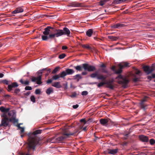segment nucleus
Here are the masks:
<instances>
[{
	"label": "nucleus",
	"instance_id": "obj_35",
	"mask_svg": "<svg viewBox=\"0 0 155 155\" xmlns=\"http://www.w3.org/2000/svg\"><path fill=\"white\" fill-rule=\"evenodd\" d=\"M60 78V77L59 74L54 75L52 77V78L53 80H57Z\"/></svg>",
	"mask_w": 155,
	"mask_h": 155
},
{
	"label": "nucleus",
	"instance_id": "obj_20",
	"mask_svg": "<svg viewBox=\"0 0 155 155\" xmlns=\"http://www.w3.org/2000/svg\"><path fill=\"white\" fill-rule=\"evenodd\" d=\"M19 81L22 84L24 85H28L29 84V81H28L26 80L24 81L22 79H21Z\"/></svg>",
	"mask_w": 155,
	"mask_h": 155
},
{
	"label": "nucleus",
	"instance_id": "obj_48",
	"mask_svg": "<svg viewBox=\"0 0 155 155\" xmlns=\"http://www.w3.org/2000/svg\"><path fill=\"white\" fill-rule=\"evenodd\" d=\"M50 72H51V69H49L48 70L47 72L45 74V76L46 77V76H48L49 75V74L50 73Z\"/></svg>",
	"mask_w": 155,
	"mask_h": 155
},
{
	"label": "nucleus",
	"instance_id": "obj_61",
	"mask_svg": "<svg viewBox=\"0 0 155 155\" xmlns=\"http://www.w3.org/2000/svg\"><path fill=\"white\" fill-rule=\"evenodd\" d=\"M130 0H122V2H128L130 1Z\"/></svg>",
	"mask_w": 155,
	"mask_h": 155
},
{
	"label": "nucleus",
	"instance_id": "obj_59",
	"mask_svg": "<svg viewBox=\"0 0 155 155\" xmlns=\"http://www.w3.org/2000/svg\"><path fill=\"white\" fill-rule=\"evenodd\" d=\"M82 74L83 75H86L87 74V73L86 72H82Z\"/></svg>",
	"mask_w": 155,
	"mask_h": 155
},
{
	"label": "nucleus",
	"instance_id": "obj_24",
	"mask_svg": "<svg viewBox=\"0 0 155 155\" xmlns=\"http://www.w3.org/2000/svg\"><path fill=\"white\" fill-rule=\"evenodd\" d=\"M131 75L133 77V79L134 81L136 82L139 80V78L138 77H136V75L133 73H131Z\"/></svg>",
	"mask_w": 155,
	"mask_h": 155
},
{
	"label": "nucleus",
	"instance_id": "obj_18",
	"mask_svg": "<svg viewBox=\"0 0 155 155\" xmlns=\"http://www.w3.org/2000/svg\"><path fill=\"white\" fill-rule=\"evenodd\" d=\"M107 78V75L103 76L101 74H99L97 77V79L99 80H101L103 81H104Z\"/></svg>",
	"mask_w": 155,
	"mask_h": 155
},
{
	"label": "nucleus",
	"instance_id": "obj_44",
	"mask_svg": "<svg viewBox=\"0 0 155 155\" xmlns=\"http://www.w3.org/2000/svg\"><path fill=\"white\" fill-rule=\"evenodd\" d=\"M150 144L153 145L155 143V140L154 139H152L150 140Z\"/></svg>",
	"mask_w": 155,
	"mask_h": 155
},
{
	"label": "nucleus",
	"instance_id": "obj_21",
	"mask_svg": "<svg viewBox=\"0 0 155 155\" xmlns=\"http://www.w3.org/2000/svg\"><path fill=\"white\" fill-rule=\"evenodd\" d=\"M41 75H39L37 78L36 83L38 84H40L42 83L41 81Z\"/></svg>",
	"mask_w": 155,
	"mask_h": 155
},
{
	"label": "nucleus",
	"instance_id": "obj_16",
	"mask_svg": "<svg viewBox=\"0 0 155 155\" xmlns=\"http://www.w3.org/2000/svg\"><path fill=\"white\" fill-rule=\"evenodd\" d=\"M140 139L143 142H147L148 140V138L147 137L142 135L139 136Z\"/></svg>",
	"mask_w": 155,
	"mask_h": 155
},
{
	"label": "nucleus",
	"instance_id": "obj_2",
	"mask_svg": "<svg viewBox=\"0 0 155 155\" xmlns=\"http://www.w3.org/2000/svg\"><path fill=\"white\" fill-rule=\"evenodd\" d=\"M41 130H38L28 134V138L27 143L28 153L24 154L23 155H30V153L31 151L35 150L39 140V138L37 136V135L41 133Z\"/></svg>",
	"mask_w": 155,
	"mask_h": 155
},
{
	"label": "nucleus",
	"instance_id": "obj_19",
	"mask_svg": "<svg viewBox=\"0 0 155 155\" xmlns=\"http://www.w3.org/2000/svg\"><path fill=\"white\" fill-rule=\"evenodd\" d=\"M119 67L121 68H123L127 67H129V63L127 62H124L122 63L121 64H120L119 65Z\"/></svg>",
	"mask_w": 155,
	"mask_h": 155
},
{
	"label": "nucleus",
	"instance_id": "obj_26",
	"mask_svg": "<svg viewBox=\"0 0 155 155\" xmlns=\"http://www.w3.org/2000/svg\"><path fill=\"white\" fill-rule=\"evenodd\" d=\"M117 149L110 150H109V153L112 154H114L117 153Z\"/></svg>",
	"mask_w": 155,
	"mask_h": 155
},
{
	"label": "nucleus",
	"instance_id": "obj_36",
	"mask_svg": "<svg viewBox=\"0 0 155 155\" xmlns=\"http://www.w3.org/2000/svg\"><path fill=\"white\" fill-rule=\"evenodd\" d=\"M122 68H121L119 67V68L117 70H116L115 71V73L117 74H120L122 71Z\"/></svg>",
	"mask_w": 155,
	"mask_h": 155
},
{
	"label": "nucleus",
	"instance_id": "obj_29",
	"mask_svg": "<svg viewBox=\"0 0 155 155\" xmlns=\"http://www.w3.org/2000/svg\"><path fill=\"white\" fill-rule=\"evenodd\" d=\"M98 75L99 74L98 72H96L95 73H93L91 74V75L90 76L92 78H94L96 77L97 78V77H98Z\"/></svg>",
	"mask_w": 155,
	"mask_h": 155
},
{
	"label": "nucleus",
	"instance_id": "obj_12",
	"mask_svg": "<svg viewBox=\"0 0 155 155\" xmlns=\"http://www.w3.org/2000/svg\"><path fill=\"white\" fill-rule=\"evenodd\" d=\"M69 6L73 7H80L82 5L80 3L74 2L70 3Z\"/></svg>",
	"mask_w": 155,
	"mask_h": 155
},
{
	"label": "nucleus",
	"instance_id": "obj_39",
	"mask_svg": "<svg viewBox=\"0 0 155 155\" xmlns=\"http://www.w3.org/2000/svg\"><path fill=\"white\" fill-rule=\"evenodd\" d=\"M59 67H56L52 71V73L53 74H55L56 72H57L58 70Z\"/></svg>",
	"mask_w": 155,
	"mask_h": 155
},
{
	"label": "nucleus",
	"instance_id": "obj_17",
	"mask_svg": "<svg viewBox=\"0 0 155 155\" xmlns=\"http://www.w3.org/2000/svg\"><path fill=\"white\" fill-rule=\"evenodd\" d=\"M146 98L147 97H145L142 99L140 104L141 107L144 109H145L146 106L145 104L143 102L146 101Z\"/></svg>",
	"mask_w": 155,
	"mask_h": 155
},
{
	"label": "nucleus",
	"instance_id": "obj_57",
	"mask_svg": "<svg viewBox=\"0 0 155 155\" xmlns=\"http://www.w3.org/2000/svg\"><path fill=\"white\" fill-rule=\"evenodd\" d=\"M101 68H105L106 67V65L105 64H103L101 65Z\"/></svg>",
	"mask_w": 155,
	"mask_h": 155
},
{
	"label": "nucleus",
	"instance_id": "obj_28",
	"mask_svg": "<svg viewBox=\"0 0 155 155\" xmlns=\"http://www.w3.org/2000/svg\"><path fill=\"white\" fill-rule=\"evenodd\" d=\"M109 1V0H101L99 2V4L100 5L103 6Z\"/></svg>",
	"mask_w": 155,
	"mask_h": 155
},
{
	"label": "nucleus",
	"instance_id": "obj_49",
	"mask_svg": "<svg viewBox=\"0 0 155 155\" xmlns=\"http://www.w3.org/2000/svg\"><path fill=\"white\" fill-rule=\"evenodd\" d=\"M31 80L32 82H35L37 80V78L33 77L31 78Z\"/></svg>",
	"mask_w": 155,
	"mask_h": 155
},
{
	"label": "nucleus",
	"instance_id": "obj_22",
	"mask_svg": "<svg viewBox=\"0 0 155 155\" xmlns=\"http://www.w3.org/2000/svg\"><path fill=\"white\" fill-rule=\"evenodd\" d=\"M93 32V30L92 29H89L86 31V35L89 37H91Z\"/></svg>",
	"mask_w": 155,
	"mask_h": 155
},
{
	"label": "nucleus",
	"instance_id": "obj_64",
	"mask_svg": "<svg viewBox=\"0 0 155 155\" xmlns=\"http://www.w3.org/2000/svg\"><path fill=\"white\" fill-rule=\"evenodd\" d=\"M86 127H85L83 128V130H86Z\"/></svg>",
	"mask_w": 155,
	"mask_h": 155
},
{
	"label": "nucleus",
	"instance_id": "obj_58",
	"mask_svg": "<svg viewBox=\"0 0 155 155\" xmlns=\"http://www.w3.org/2000/svg\"><path fill=\"white\" fill-rule=\"evenodd\" d=\"M151 77H152V78H155V74H152V75H151Z\"/></svg>",
	"mask_w": 155,
	"mask_h": 155
},
{
	"label": "nucleus",
	"instance_id": "obj_4",
	"mask_svg": "<svg viewBox=\"0 0 155 155\" xmlns=\"http://www.w3.org/2000/svg\"><path fill=\"white\" fill-rule=\"evenodd\" d=\"M117 81L119 84H126L128 82V80L125 78H124L121 75H119L116 78Z\"/></svg>",
	"mask_w": 155,
	"mask_h": 155
},
{
	"label": "nucleus",
	"instance_id": "obj_30",
	"mask_svg": "<svg viewBox=\"0 0 155 155\" xmlns=\"http://www.w3.org/2000/svg\"><path fill=\"white\" fill-rule=\"evenodd\" d=\"M60 74V77L61 78H64L67 75L66 72L65 71H63L61 74Z\"/></svg>",
	"mask_w": 155,
	"mask_h": 155
},
{
	"label": "nucleus",
	"instance_id": "obj_41",
	"mask_svg": "<svg viewBox=\"0 0 155 155\" xmlns=\"http://www.w3.org/2000/svg\"><path fill=\"white\" fill-rule=\"evenodd\" d=\"M65 56V54H60L59 56V58L60 59H62L64 58Z\"/></svg>",
	"mask_w": 155,
	"mask_h": 155
},
{
	"label": "nucleus",
	"instance_id": "obj_51",
	"mask_svg": "<svg viewBox=\"0 0 155 155\" xmlns=\"http://www.w3.org/2000/svg\"><path fill=\"white\" fill-rule=\"evenodd\" d=\"M52 81V80L51 79H49L47 81V84H49L51 83Z\"/></svg>",
	"mask_w": 155,
	"mask_h": 155
},
{
	"label": "nucleus",
	"instance_id": "obj_5",
	"mask_svg": "<svg viewBox=\"0 0 155 155\" xmlns=\"http://www.w3.org/2000/svg\"><path fill=\"white\" fill-rule=\"evenodd\" d=\"M8 115L9 117V120L11 121L14 122H17L18 121V120L16 118V113L13 111H10L8 113Z\"/></svg>",
	"mask_w": 155,
	"mask_h": 155
},
{
	"label": "nucleus",
	"instance_id": "obj_43",
	"mask_svg": "<svg viewBox=\"0 0 155 155\" xmlns=\"http://www.w3.org/2000/svg\"><path fill=\"white\" fill-rule=\"evenodd\" d=\"M2 82L3 83H4V84H6V85H8V84H9V81H8L7 80H3L2 81Z\"/></svg>",
	"mask_w": 155,
	"mask_h": 155
},
{
	"label": "nucleus",
	"instance_id": "obj_40",
	"mask_svg": "<svg viewBox=\"0 0 155 155\" xmlns=\"http://www.w3.org/2000/svg\"><path fill=\"white\" fill-rule=\"evenodd\" d=\"M19 128L20 129V134H22L24 131V128L23 127L19 126Z\"/></svg>",
	"mask_w": 155,
	"mask_h": 155
},
{
	"label": "nucleus",
	"instance_id": "obj_33",
	"mask_svg": "<svg viewBox=\"0 0 155 155\" xmlns=\"http://www.w3.org/2000/svg\"><path fill=\"white\" fill-rule=\"evenodd\" d=\"M108 37L109 39L114 41H116L118 38L117 37L113 36H108Z\"/></svg>",
	"mask_w": 155,
	"mask_h": 155
},
{
	"label": "nucleus",
	"instance_id": "obj_8",
	"mask_svg": "<svg viewBox=\"0 0 155 155\" xmlns=\"http://www.w3.org/2000/svg\"><path fill=\"white\" fill-rule=\"evenodd\" d=\"M143 68L144 71L147 74L151 73L153 70V67L147 66H145Z\"/></svg>",
	"mask_w": 155,
	"mask_h": 155
},
{
	"label": "nucleus",
	"instance_id": "obj_50",
	"mask_svg": "<svg viewBox=\"0 0 155 155\" xmlns=\"http://www.w3.org/2000/svg\"><path fill=\"white\" fill-rule=\"evenodd\" d=\"M140 70L137 69L135 71V74H139L140 73Z\"/></svg>",
	"mask_w": 155,
	"mask_h": 155
},
{
	"label": "nucleus",
	"instance_id": "obj_46",
	"mask_svg": "<svg viewBox=\"0 0 155 155\" xmlns=\"http://www.w3.org/2000/svg\"><path fill=\"white\" fill-rule=\"evenodd\" d=\"M40 90L39 89H36L35 91V93L37 94H40Z\"/></svg>",
	"mask_w": 155,
	"mask_h": 155
},
{
	"label": "nucleus",
	"instance_id": "obj_23",
	"mask_svg": "<svg viewBox=\"0 0 155 155\" xmlns=\"http://www.w3.org/2000/svg\"><path fill=\"white\" fill-rule=\"evenodd\" d=\"M54 92L53 89L52 87H49L47 89L46 91V93L48 95Z\"/></svg>",
	"mask_w": 155,
	"mask_h": 155
},
{
	"label": "nucleus",
	"instance_id": "obj_6",
	"mask_svg": "<svg viewBox=\"0 0 155 155\" xmlns=\"http://www.w3.org/2000/svg\"><path fill=\"white\" fill-rule=\"evenodd\" d=\"M9 123V119L6 115H4L3 118L2 119L1 124L0 126H3L5 127H7Z\"/></svg>",
	"mask_w": 155,
	"mask_h": 155
},
{
	"label": "nucleus",
	"instance_id": "obj_13",
	"mask_svg": "<svg viewBox=\"0 0 155 155\" xmlns=\"http://www.w3.org/2000/svg\"><path fill=\"white\" fill-rule=\"evenodd\" d=\"M100 122L103 126H107L108 122V120L102 118L100 120Z\"/></svg>",
	"mask_w": 155,
	"mask_h": 155
},
{
	"label": "nucleus",
	"instance_id": "obj_27",
	"mask_svg": "<svg viewBox=\"0 0 155 155\" xmlns=\"http://www.w3.org/2000/svg\"><path fill=\"white\" fill-rule=\"evenodd\" d=\"M74 72V70L72 69H68L66 70L67 74H71Z\"/></svg>",
	"mask_w": 155,
	"mask_h": 155
},
{
	"label": "nucleus",
	"instance_id": "obj_56",
	"mask_svg": "<svg viewBox=\"0 0 155 155\" xmlns=\"http://www.w3.org/2000/svg\"><path fill=\"white\" fill-rule=\"evenodd\" d=\"M67 47L66 46H63L62 47V48L63 50H65V49H66L67 48Z\"/></svg>",
	"mask_w": 155,
	"mask_h": 155
},
{
	"label": "nucleus",
	"instance_id": "obj_7",
	"mask_svg": "<svg viewBox=\"0 0 155 155\" xmlns=\"http://www.w3.org/2000/svg\"><path fill=\"white\" fill-rule=\"evenodd\" d=\"M82 67L85 70H87L89 71H94L96 69L95 67L94 66L89 65L87 64H82Z\"/></svg>",
	"mask_w": 155,
	"mask_h": 155
},
{
	"label": "nucleus",
	"instance_id": "obj_3",
	"mask_svg": "<svg viewBox=\"0 0 155 155\" xmlns=\"http://www.w3.org/2000/svg\"><path fill=\"white\" fill-rule=\"evenodd\" d=\"M77 132V131H76L74 133H70L68 130L64 131L62 132V136L59 137L56 139L54 138L51 141V143L61 142L65 138H68L70 135H73Z\"/></svg>",
	"mask_w": 155,
	"mask_h": 155
},
{
	"label": "nucleus",
	"instance_id": "obj_42",
	"mask_svg": "<svg viewBox=\"0 0 155 155\" xmlns=\"http://www.w3.org/2000/svg\"><path fill=\"white\" fill-rule=\"evenodd\" d=\"M30 99L31 101H32V102H35V98L34 96H31Z\"/></svg>",
	"mask_w": 155,
	"mask_h": 155
},
{
	"label": "nucleus",
	"instance_id": "obj_63",
	"mask_svg": "<svg viewBox=\"0 0 155 155\" xmlns=\"http://www.w3.org/2000/svg\"><path fill=\"white\" fill-rule=\"evenodd\" d=\"M80 121L81 122H85V120L84 119H82Z\"/></svg>",
	"mask_w": 155,
	"mask_h": 155
},
{
	"label": "nucleus",
	"instance_id": "obj_15",
	"mask_svg": "<svg viewBox=\"0 0 155 155\" xmlns=\"http://www.w3.org/2000/svg\"><path fill=\"white\" fill-rule=\"evenodd\" d=\"M124 24L122 23H117L114 25L112 26V28H120L124 26Z\"/></svg>",
	"mask_w": 155,
	"mask_h": 155
},
{
	"label": "nucleus",
	"instance_id": "obj_52",
	"mask_svg": "<svg viewBox=\"0 0 155 155\" xmlns=\"http://www.w3.org/2000/svg\"><path fill=\"white\" fill-rule=\"evenodd\" d=\"M20 91V90L19 89H16L15 90V93H19Z\"/></svg>",
	"mask_w": 155,
	"mask_h": 155
},
{
	"label": "nucleus",
	"instance_id": "obj_34",
	"mask_svg": "<svg viewBox=\"0 0 155 155\" xmlns=\"http://www.w3.org/2000/svg\"><path fill=\"white\" fill-rule=\"evenodd\" d=\"M122 2V0H114L113 2V4H117L121 3Z\"/></svg>",
	"mask_w": 155,
	"mask_h": 155
},
{
	"label": "nucleus",
	"instance_id": "obj_11",
	"mask_svg": "<svg viewBox=\"0 0 155 155\" xmlns=\"http://www.w3.org/2000/svg\"><path fill=\"white\" fill-rule=\"evenodd\" d=\"M24 11V9L21 7L17 8L15 10L12 12L13 14H15L20 12H22Z\"/></svg>",
	"mask_w": 155,
	"mask_h": 155
},
{
	"label": "nucleus",
	"instance_id": "obj_55",
	"mask_svg": "<svg viewBox=\"0 0 155 155\" xmlns=\"http://www.w3.org/2000/svg\"><path fill=\"white\" fill-rule=\"evenodd\" d=\"M115 66H112L111 67V69H112V70H113V71H115V70H115Z\"/></svg>",
	"mask_w": 155,
	"mask_h": 155
},
{
	"label": "nucleus",
	"instance_id": "obj_60",
	"mask_svg": "<svg viewBox=\"0 0 155 155\" xmlns=\"http://www.w3.org/2000/svg\"><path fill=\"white\" fill-rule=\"evenodd\" d=\"M4 76V74L2 73H0V78H2Z\"/></svg>",
	"mask_w": 155,
	"mask_h": 155
},
{
	"label": "nucleus",
	"instance_id": "obj_38",
	"mask_svg": "<svg viewBox=\"0 0 155 155\" xmlns=\"http://www.w3.org/2000/svg\"><path fill=\"white\" fill-rule=\"evenodd\" d=\"M46 69V68H45L37 72L38 74L39 75L40 74H42L43 73V71L45 70Z\"/></svg>",
	"mask_w": 155,
	"mask_h": 155
},
{
	"label": "nucleus",
	"instance_id": "obj_37",
	"mask_svg": "<svg viewBox=\"0 0 155 155\" xmlns=\"http://www.w3.org/2000/svg\"><path fill=\"white\" fill-rule=\"evenodd\" d=\"M81 46L83 48H86L88 49L91 48V47L87 44L82 45Z\"/></svg>",
	"mask_w": 155,
	"mask_h": 155
},
{
	"label": "nucleus",
	"instance_id": "obj_45",
	"mask_svg": "<svg viewBox=\"0 0 155 155\" xmlns=\"http://www.w3.org/2000/svg\"><path fill=\"white\" fill-rule=\"evenodd\" d=\"M25 89L26 90H31L32 88L31 87L27 86L25 87Z\"/></svg>",
	"mask_w": 155,
	"mask_h": 155
},
{
	"label": "nucleus",
	"instance_id": "obj_54",
	"mask_svg": "<svg viewBox=\"0 0 155 155\" xmlns=\"http://www.w3.org/2000/svg\"><path fill=\"white\" fill-rule=\"evenodd\" d=\"M79 106V105L77 104L75 105H74L73 106V107L74 108V109H76L77 108H78Z\"/></svg>",
	"mask_w": 155,
	"mask_h": 155
},
{
	"label": "nucleus",
	"instance_id": "obj_32",
	"mask_svg": "<svg viewBox=\"0 0 155 155\" xmlns=\"http://www.w3.org/2000/svg\"><path fill=\"white\" fill-rule=\"evenodd\" d=\"M82 67L80 65H78L77 66H75L74 67V68L77 71H81L82 68Z\"/></svg>",
	"mask_w": 155,
	"mask_h": 155
},
{
	"label": "nucleus",
	"instance_id": "obj_53",
	"mask_svg": "<svg viewBox=\"0 0 155 155\" xmlns=\"http://www.w3.org/2000/svg\"><path fill=\"white\" fill-rule=\"evenodd\" d=\"M102 72H105L106 73H107V70L105 68H103L102 69Z\"/></svg>",
	"mask_w": 155,
	"mask_h": 155
},
{
	"label": "nucleus",
	"instance_id": "obj_47",
	"mask_svg": "<svg viewBox=\"0 0 155 155\" xmlns=\"http://www.w3.org/2000/svg\"><path fill=\"white\" fill-rule=\"evenodd\" d=\"M88 94V92L86 91H84L82 92L81 94L82 95H86Z\"/></svg>",
	"mask_w": 155,
	"mask_h": 155
},
{
	"label": "nucleus",
	"instance_id": "obj_31",
	"mask_svg": "<svg viewBox=\"0 0 155 155\" xmlns=\"http://www.w3.org/2000/svg\"><path fill=\"white\" fill-rule=\"evenodd\" d=\"M104 84H105V81H104L98 83L97 84V86L98 87H100L103 86Z\"/></svg>",
	"mask_w": 155,
	"mask_h": 155
},
{
	"label": "nucleus",
	"instance_id": "obj_14",
	"mask_svg": "<svg viewBox=\"0 0 155 155\" xmlns=\"http://www.w3.org/2000/svg\"><path fill=\"white\" fill-rule=\"evenodd\" d=\"M52 86L57 88H60L62 87L60 82H55L52 84Z\"/></svg>",
	"mask_w": 155,
	"mask_h": 155
},
{
	"label": "nucleus",
	"instance_id": "obj_1",
	"mask_svg": "<svg viewBox=\"0 0 155 155\" xmlns=\"http://www.w3.org/2000/svg\"><path fill=\"white\" fill-rule=\"evenodd\" d=\"M70 33V31L67 28H64L63 30H61L57 29L52 27L48 26L45 28L44 31L43 32L44 35L41 36L42 39L44 41H47L63 35H66L68 36H69Z\"/></svg>",
	"mask_w": 155,
	"mask_h": 155
},
{
	"label": "nucleus",
	"instance_id": "obj_10",
	"mask_svg": "<svg viewBox=\"0 0 155 155\" xmlns=\"http://www.w3.org/2000/svg\"><path fill=\"white\" fill-rule=\"evenodd\" d=\"M105 84L107 85V87L109 88L110 89H113L114 88V86L112 81H105Z\"/></svg>",
	"mask_w": 155,
	"mask_h": 155
},
{
	"label": "nucleus",
	"instance_id": "obj_25",
	"mask_svg": "<svg viewBox=\"0 0 155 155\" xmlns=\"http://www.w3.org/2000/svg\"><path fill=\"white\" fill-rule=\"evenodd\" d=\"M9 110V108H5L3 107H0V110L2 112H7Z\"/></svg>",
	"mask_w": 155,
	"mask_h": 155
},
{
	"label": "nucleus",
	"instance_id": "obj_9",
	"mask_svg": "<svg viewBox=\"0 0 155 155\" xmlns=\"http://www.w3.org/2000/svg\"><path fill=\"white\" fill-rule=\"evenodd\" d=\"M18 84L16 82H14L11 84H9L8 86V91H10L13 88H15L18 87Z\"/></svg>",
	"mask_w": 155,
	"mask_h": 155
},
{
	"label": "nucleus",
	"instance_id": "obj_62",
	"mask_svg": "<svg viewBox=\"0 0 155 155\" xmlns=\"http://www.w3.org/2000/svg\"><path fill=\"white\" fill-rule=\"evenodd\" d=\"M152 78L151 76H149L147 77V79H148L151 80Z\"/></svg>",
	"mask_w": 155,
	"mask_h": 155
}]
</instances>
